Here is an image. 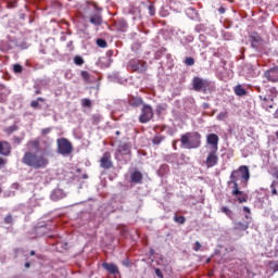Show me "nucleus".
Instances as JSON below:
<instances>
[{
    "mask_svg": "<svg viewBox=\"0 0 278 278\" xmlns=\"http://www.w3.org/2000/svg\"><path fill=\"white\" fill-rule=\"evenodd\" d=\"M35 94H40V90H36V91H35Z\"/></svg>",
    "mask_w": 278,
    "mask_h": 278,
    "instance_id": "obj_58",
    "label": "nucleus"
},
{
    "mask_svg": "<svg viewBox=\"0 0 278 278\" xmlns=\"http://www.w3.org/2000/svg\"><path fill=\"white\" fill-rule=\"evenodd\" d=\"M13 142H14L15 144H21V142H23V139H21V138H18V137H14V138H13Z\"/></svg>",
    "mask_w": 278,
    "mask_h": 278,
    "instance_id": "obj_47",
    "label": "nucleus"
},
{
    "mask_svg": "<svg viewBox=\"0 0 278 278\" xmlns=\"http://www.w3.org/2000/svg\"><path fill=\"white\" fill-rule=\"evenodd\" d=\"M222 212H223V214H226V216H228V218H230V219L233 218V212H231V210H229V207L223 206Z\"/></svg>",
    "mask_w": 278,
    "mask_h": 278,
    "instance_id": "obj_26",
    "label": "nucleus"
},
{
    "mask_svg": "<svg viewBox=\"0 0 278 278\" xmlns=\"http://www.w3.org/2000/svg\"><path fill=\"white\" fill-rule=\"evenodd\" d=\"M102 117L100 114H94L91 116V123L92 125H99V123H101Z\"/></svg>",
    "mask_w": 278,
    "mask_h": 278,
    "instance_id": "obj_25",
    "label": "nucleus"
},
{
    "mask_svg": "<svg viewBox=\"0 0 278 278\" xmlns=\"http://www.w3.org/2000/svg\"><path fill=\"white\" fill-rule=\"evenodd\" d=\"M12 153V146L8 141H0V155L4 157L10 156Z\"/></svg>",
    "mask_w": 278,
    "mask_h": 278,
    "instance_id": "obj_14",
    "label": "nucleus"
},
{
    "mask_svg": "<svg viewBox=\"0 0 278 278\" xmlns=\"http://www.w3.org/2000/svg\"><path fill=\"white\" fill-rule=\"evenodd\" d=\"M142 178H143L142 172H140V170H135L130 175V181L132 184H142Z\"/></svg>",
    "mask_w": 278,
    "mask_h": 278,
    "instance_id": "obj_18",
    "label": "nucleus"
},
{
    "mask_svg": "<svg viewBox=\"0 0 278 278\" xmlns=\"http://www.w3.org/2000/svg\"><path fill=\"white\" fill-rule=\"evenodd\" d=\"M185 64H186V66H194V58H192V56H187V58L185 59Z\"/></svg>",
    "mask_w": 278,
    "mask_h": 278,
    "instance_id": "obj_33",
    "label": "nucleus"
},
{
    "mask_svg": "<svg viewBox=\"0 0 278 278\" xmlns=\"http://www.w3.org/2000/svg\"><path fill=\"white\" fill-rule=\"evenodd\" d=\"M93 8L94 10H97V13L90 16L89 23H91V25H96L97 27H99V25L103 24V16L101 15L103 9L99 8L97 3L93 4Z\"/></svg>",
    "mask_w": 278,
    "mask_h": 278,
    "instance_id": "obj_9",
    "label": "nucleus"
},
{
    "mask_svg": "<svg viewBox=\"0 0 278 278\" xmlns=\"http://www.w3.org/2000/svg\"><path fill=\"white\" fill-rule=\"evenodd\" d=\"M29 151H40V139H33L26 143Z\"/></svg>",
    "mask_w": 278,
    "mask_h": 278,
    "instance_id": "obj_16",
    "label": "nucleus"
},
{
    "mask_svg": "<svg viewBox=\"0 0 278 278\" xmlns=\"http://www.w3.org/2000/svg\"><path fill=\"white\" fill-rule=\"evenodd\" d=\"M207 168H214L218 164V150H211L205 161Z\"/></svg>",
    "mask_w": 278,
    "mask_h": 278,
    "instance_id": "obj_10",
    "label": "nucleus"
},
{
    "mask_svg": "<svg viewBox=\"0 0 278 278\" xmlns=\"http://www.w3.org/2000/svg\"><path fill=\"white\" fill-rule=\"evenodd\" d=\"M275 257H278V251L275 253ZM268 267L273 273H278V261H269Z\"/></svg>",
    "mask_w": 278,
    "mask_h": 278,
    "instance_id": "obj_23",
    "label": "nucleus"
},
{
    "mask_svg": "<svg viewBox=\"0 0 278 278\" xmlns=\"http://www.w3.org/2000/svg\"><path fill=\"white\" fill-rule=\"evenodd\" d=\"M74 64H76V66H81L84 64V58L79 55L74 56Z\"/></svg>",
    "mask_w": 278,
    "mask_h": 278,
    "instance_id": "obj_32",
    "label": "nucleus"
},
{
    "mask_svg": "<svg viewBox=\"0 0 278 278\" xmlns=\"http://www.w3.org/2000/svg\"><path fill=\"white\" fill-rule=\"evenodd\" d=\"M235 229L237 231H247V229H249V222H236L235 223Z\"/></svg>",
    "mask_w": 278,
    "mask_h": 278,
    "instance_id": "obj_21",
    "label": "nucleus"
},
{
    "mask_svg": "<svg viewBox=\"0 0 278 278\" xmlns=\"http://www.w3.org/2000/svg\"><path fill=\"white\" fill-rule=\"evenodd\" d=\"M115 134H116L117 136H121V131H119V130H116Z\"/></svg>",
    "mask_w": 278,
    "mask_h": 278,
    "instance_id": "obj_57",
    "label": "nucleus"
},
{
    "mask_svg": "<svg viewBox=\"0 0 278 278\" xmlns=\"http://www.w3.org/2000/svg\"><path fill=\"white\" fill-rule=\"evenodd\" d=\"M114 159L116 162H124V164H127L131 160V143H121L115 150Z\"/></svg>",
    "mask_w": 278,
    "mask_h": 278,
    "instance_id": "obj_3",
    "label": "nucleus"
},
{
    "mask_svg": "<svg viewBox=\"0 0 278 278\" xmlns=\"http://www.w3.org/2000/svg\"><path fill=\"white\" fill-rule=\"evenodd\" d=\"M148 10H149L150 16H155V5L150 4V5L148 7Z\"/></svg>",
    "mask_w": 278,
    "mask_h": 278,
    "instance_id": "obj_41",
    "label": "nucleus"
},
{
    "mask_svg": "<svg viewBox=\"0 0 278 278\" xmlns=\"http://www.w3.org/2000/svg\"><path fill=\"white\" fill-rule=\"evenodd\" d=\"M83 108H92V101L88 98H84L81 100Z\"/></svg>",
    "mask_w": 278,
    "mask_h": 278,
    "instance_id": "obj_29",
    "label": "nucleus"
},
{
    "mask_svg": "<svg viewBox=\"0 0 278 278\" xmlns=\"http://www.w3.org/2000/svg\"><path fill=\"white\" fill-rule=\"evenodd\" d=\"M155 275H156V277H159V278H164V274L162 273V269H161V268H156V269H155Z\"/></svg>",
    "mask_w": 278,
    "mask_h": 278,
    "instance_id": "obj_44",
    "label": "nucleus"
},
{
    "mask_svg": "<svg viewBox=\"0 0 278 278\" xmlns=\"http://www.w3.org/2000/svg\"><path fill=\"white\" fill-rule=\"evenodd\" d=\"M13 73H23V65L16 63L13 65Z\"/></svg>",
    "mask_w": 278,
    "mask_h": 278,
    "instance_id": "obj_36",
    "label": "nucleus"
},
{
    "mask_svg": "<svg viewBox=\"0 0 278 278\" xmlns=\"http://www.w3.org/2000/svg\"><path fill=\"white\" fill-rule=\"evenodd\" d=\"M192 88L195 92H207L210 90V86H212V81L207 79H203L199 76H194L192 81Z\"/></svg>",
    "mask_w": 278,
    "mask_h": 278,
    "instance_id": "obj_6",
    "label": "nucleus"
},
{
    "mask_svg": "<svg viewBox=\"0 0 278 278\" xmlns=\"http://www.w3.org/2000/svg\"><path fill=\"white\" fill-rule=\"evenodd\" d=\"M102 268L108 271L109 275H118V266L114 263H103Z\"/></svg>",
    "mask_w": 278,
    "mask_h": 278,
    "instance_id": "obj_15",
    "label": "nucleus"
},
{
    "mask_svg": "<svg viewBox=\"0 0 278 278\" xmlns=\"http://www.w3.org/2000/svg\"><path fill=\"white\" fill-rule=\"evenodd\" d=\"M269 92H270V94H273V98H270V101L273 102V101H275V97H277V94H278L277 87H271L269 89Z\"/></svg>",
    "mask_w": 278,
    "mask_h": 278,
    "instance_id": "obj_38",
    "label": "nucleus"
},
{
    "mask_svg": "<svg viewBox=\"0 0 278 278\" xmlns=\"http://www.w3.org/2000/svg\"><path fill=\"white\" fill-rule=\"evenodd\" d=\"M243 212H245V214H251V208L243 206Z\"/></svg>",
    "mask_w": 278,
    "mask_h": 278,
    "instance_id": "obj_51",
    "label": "nucleus"
},
{
    "mask_svg": "<svg viewBox=\"0 0 278 278\" xmlns=\"http://www.w3.org/2000/svg\"><path fill=\"white\" fill-rule=\"evenodd\" d=\"M24 266H25V268H30L31 264L29 262H26Z\"/></svg>",
    "mask_w": 278,
    "mask_h": 278,
    "instance_id": "obj_54",
    "label": "nucleus"
},
{
    "mask_svg": "<svg viewBox=\"0 0 278 278\" xmlns=\"http://www.w3.org/2000/svg\"><path fill=\"white\" fill-rule=\"evenodd\" d=\"M218 12H219V14H225V12H227V10L224 7H220L218 9Z\"/></svg>",
    "mask_w": 278,
    "mask_h": 278,
    "instance_id": "obj_49",
    "label": "nucleus"
},
{
    "mask_svg": "<svg viewBox=\"0 0 278 278\" xmlns=\"http://www.w3.org/2000/svg\"><path fill=\"white\" fill-rule=\"evenodd\" d=\"M270 175H273L275 177V179H278V167L277 166H273L269 169Z\"/></svg>",
    "mask_w": 278,
    "mask_h": 278,
    "instance_id": "obj_39",
    "label": "nucleus"
},
{
    "mask_svg": "<svg viewBox=\"0 0 278 278\" xmlns=\"http://www.w3.org/2000/svg\"><path fill=\"white\" fill-rule=\"evenodd\" d=\"M235 94H237V97H245L247 89H244V87H242V85H237L235 87Z\"/></svg>",
    "mask_w": 278,
    "mask_h": 278,
    "instance_id": "obj_22",
    "label": "nucleus"
},
{
    "mask_svg": "<svg viewBox=\"0 0 278 278\" xmlns=\"http://www.w3.org/2000/svg\"><path fill=\"white\" fill-rule=\"evenodd\" d=\"M41 134H42V136H47V135L51 134V128H43L41 130Z\"/></svg>",
    "mask_w": 278,
    "mask_h": 278,
    "instance_id": "obj_45",
    "label": "nucleus"
},
{
    "mask_svg": "<svg viewBox=\"0 0 278 278\" xmlns=\"http://www.w3.org/2000/svg\"><path fill=\"white\" fill-rule=\"evenodd\" d=\"M231 184H232V191H231V194H232L233 197H238V194H242V191H240V188H239V186H238V180H232V179H230V180L228 181V186H231Z\"/></svg>",
    "mask_w": 278,
    "mask_h": 278,
    "instance_id": "obj_19",
    "label": "nucleus"
},
{
    "mask_svg": "<svg viewBox=\"0 0 278 278\" xmlns=\"http://www.w3.org/2000/svg\"><path fill=\"white\" fill-rule=\"evenodd\" d=\"M5 159L0 156V166H5Z\"/></svg>",
    "mask_w": 278,
    "mask_h": 278,
    "instance_id": "obj_50",
    "label": "nucleus"
},
{
    "mask_svg": "<svg viewBox=\"0 0 278 278\" xmlns=\"http://www.w3.org/2000/svg\"><path fill=\"white\" fill-rule=\"evenodd\" d=\"M128 105H130V108H140V105H144V101L142 98L131 97L128 100Z\"/></svg>",
    "mask_w": 278,
    "mask_h": 278,
    "instance_id": "obj_17",
    "label": "nucleus"
},
{
    "mask_svg": "<svg viewBox=\"0 0 278 278\" xmlns=\"http://www.w3.org/2000/svg\"><path fill=\"white\" fill-rule=\"evenodd\" d=\"M237 201L238 203H247V201H249V194L244 193V191H242V193H239L237 195Z\"/></svg>",
    "mask_w": 278,
    "mask_h": 278,
    "instance_id": "obj_24",
    "label": "nucleus"
},
{
    "mask_svg": "<svg viewBox=\"0 0 278 278\" xmlns=\"http://www.w3.org/2000/svg\"><path fill=\"white\" fill-rule=\"evenodd\" d=\"M1 192H3V188L0 187V194H1Z\"/></svg>",
    "mask_w": 278,
    "mask_h": 278,
    "instance_id": "obj_59",
    "label": "nucleus"
},
{
    "mask_svg": "<svg viewBox=\"0 0 278 278\" xmlns=\"http://www.w3.org/2000/svg\"><path fill=\"white\" fill-rule=\"evenodd\" d=\"M163 140H164V136H155L152 139V142H153V144H162Z\"/></svg>",
    "mask_w": 278,
    "mask_h": 278,
    "instance_id": "obj_34",
    "label": "nucleus"
},
{
    "mask_svg": "<svg viewBox=\"0 0 278 278\" xmlns=\"http://www.w3.org/2000/svg\"><path fill=\"white\" fill-rule=\"evenodd\" d=\"M80 77L85 80V81H89L90 80V73H88L87 71H83L80 73Z\"/></svg>",
    "mask_w": 278,
    "mask_h": 278,
    "instance_id": "obj_37",
    "label": "nucleus"
},
{
    "mask_svg": "<svg viewBox=\"0 0 278 278\" xmlns=\"http://www.w3.org/2000/svg\"><path fill=\"white\" fill-rule=\"evenodd\" d=\"M96 45L100 47V49H105L108 47V41L105 39H97Z\"/></svg>",
    "mask_w": 278,
    "mask_h": 278,
    "instance_id": "obj_28",
    "label": "nucleus"
},
{
    "mask_svg": "<svg viewBox=\"0 0 278 278\" xmlns=\"http://www.w3.org/2000/svg\"><path fill=\"white\" fill-rule=\"evenodd\" d=\"M39 101L41 103H45V98H38L37 100L31 101L30 106L34 109L39 108L40 106Z\"/></svg>",
    "mask_w": 278,
    "mask_h": 278,
    "instance_id": "obj_27",
    "label": "nucleus"
},
{
    "mask_svg": "<svg viewBox=\"0 0 278 278\" xmlns=\"http://www.w3.org/2000/svg\"><path fill=\"white\" fill-rule=\"evenodd\" d=\"M153 108L149 104H143L141 108V114L139 116V123L147 124L153 118Z\"/></svg>",
    "mask_w": 278,
    "mask_h": 278,
    "instance_id": "obj_7",
    "label": "nucleus"
},
{
    "mask_svg": "<svg viewBox=\"0 0 278 278\" xmlns=\"http://www.w3.org/2000/svg\"><path fill=\"white\" fill-rule=\"evenodd\" d=\"M18 129V126L16 125H13V126H10L5 129L7 134H14V131H16Z\"/></svg>",
    "mask_w": 278,
    "mask_h": 278,
    "instance_id": "obj_40",
    "label": "nucleus"
},
{
    "mask_svg": "<svg viewBox=\"0 0 278 278\" xmlns=\"http://www.w3.org/2000/svg\"><path fill=\"white\" fill-rule=\"evenodd\" d=\"M14 224V217L12 216V214H8L4 217V225H13Z\"/></svg>",
    "mask_w": 278,
    "mask_h": 278,
    "instance_id": "obj_30",
    "label": "nucleus"
},
{
    "mask_svg": "<svg viewBox=\"0 0 278 278\" xmlns=\"http://www.w3.org/2000/svg\"><path fill=\"white\" fill-rule=\"evenodd\" d=\"M228 116H229V113H227V112H220V113L216 116V118H217V121H225V118H228Z\"/></svg>",
    "mask_w": 278,
    "mask_h": 278,
    "instance_id": "obj_35",
    "label": "nucleus"
},
{
    "mask_svg": "<svg viewBox=\"0 0 278 278\" xmlns=\"http://www.w3.org/2000/svg\"><path fill=\"white\" fill-rule=\"evenodd\" d=\"M29 255H30L31 257H34V255H36V251L31 250L30 253H29Z\"/></svg>",
    "mask_w": 278,
    "mask_h": 278,
    "instance_id": "obj_55",
    "label": "nucleus"
},
{
    "mask_svg": "<svg viewBox=\"0 0 278 278\" xmlns=\"http://www.w3.org/2000/svg\"><path fill=\"white\" fill-rule=\"evenodd\" d=\"M56 151L59 155H63V157H68L71 153H73V143L67 138H59L56 140Z\"/></svg>",
    "mask_w": 278,
    "mask_h": 278,
    "instance_id": "obj_4",
    "label": "nucleus"
},
{
    "mask_svg": "<svg viewBox=\"0 0 278 278\" xmlns=\"http://www.w3.org/2000/svg\"><path fill=\"white\" fill-rule=\"evenodd\" d=\"M22 162L25 166H29V168H34L35 170H40V168H47V166H49V159L31 151L24 153Z\"/></svg>",
    "mask_w": 278,
    "mask_h": 278,
    "instance_id": "obj_1",
    "label": "nucleus"
},
{
    "mask_svg": "<svg viewBox=\"0 0 278 278\" xmlns=\"http://www.w3.org/2000/svg\"><path fill=\"white\" fill-rule=\"evenodd\" d=\"M174 222L175 223H178V225H184L185 223H186V217H184V216H174Z\"/></svg>",
    "mask_w": 278,
    "mask_h": 278,
    "instance_id": "obj_31",
    "label": "nucleus"
},
{
    "mask_svg": "<svg viewBox=\"0 0 278 278\" xmlns=\"http://www.w3.org/2000/svg\"><path fill=\"white\" fill-rule=\"evenodd\" d=\"M230 179L233 181H240V179H243V181H249L251 179V173L249 172V166L241 165L238 169H235L230 174Z\"/></svg>",
    "mask_w": 278,
    "mask_h": 278,
    "instance_id": "obj_5",
    "label": "nucleus"
},
{
    "mask_svg": "<svg viewBox=\"0 0 278 278\" xmlns=\"http://www.w3.org/2000/svg\"><path fill=\"white\" fill-rule=\"evenodd\" d=\"M182 149H199L201 147V134L198 131L186 132L180 136Z\"/></svg>",
    "mask_w": 278,
    "mask_h": 278,
    "instance_id": "obj_2",
    "label": "nucleus"
},
{
    "mask_svg": "<svg viewBox=\"0 0 278 278\" xmlns=\"http://www.w3.org/2000/svg\"><path fill=\"white\" fill-rule=\"evenodd\" d=\"M264 78L267 79V81H271L273 84H278V67L275 66L266 71L264 73Z\"/></svg>",
    "mask_w": 278,
    "mask_h": 278,
    "instance_id": "obj_13",
    "label": "nucleus"
},
{
    "mask_svg": "<svg viewBox=\"0 0 278 278\" xmlns=\"http://www.w3.org/2000/svg\"><path fill=\"white\" fill-rule=\"evenodd\" d=\"M173 148H174V151H177V140L173 141Z\"/></svg>",
    "mask_w": 278,
    "mask_h": 278,
    "instance_id": "obj_53",
    "label": "nucleus"
},
{
    "mask_svg": "<svg viewBox=\"0 0 278 278\" xmlns=\"http://www.w3.org/2000/svg\"><path fill=\"white\" fill-rule=\"evenodd\" d=\"M245 218H247V219H249V218H251V216H249V215H245Z\"/></svg>",
    "mask_w": 278,
    "mask_h": 278,
    "instance_id": "obj_60",
    "label": "nucleus"
},
{
    "mask_svg": "<svg viewBox=\"0 0 278 278\" xmlns=\"http://www.w3.org/2000/svg\"><path fill=\"white\" fill-rule=\"evenodd\" d=\"M83 179H88V174L83 175Z\"/></svg>",
    "mask_w": 278,
    "mask_h": 278,
    "instance_id": "obj_56",
    "label": "nucleus"
},
{
    "mask_svg": "<svg viewBox=\"0 0 278 278\" xmlns=\"http://www.w3.org/2000/svg\"><path fill=\"white\" fill-rule=\"evenodd\" d=\"M123 266H125L126 268H131V261H129V258H125L122 262Z\"/></svg>",
    "mask_w": 278,
    "mask_h": 278,
    "instance_id": "obj_42",
    "label": "nucleus"
},
{
    "mask_svg": "<svg viewBox=\"0 0 278 278\" xmlns=\"http://www.w3.org/2000/svg\"><path fill=\"white\" fill-rule=\"evenodd\" d=\"M201 242H199V241H197L195 243H194V247H193V251H195V252H199V251H201Z\"/></svg>",
    "mask_w": 278,
    "mask_h": 278,
    "instance_id": "obj_43",
    "label": "nucleus"
},
{
    "mask_svg": "<svg viewBox=\"0 0 278 278\" xmlns=\"http://www.w3.org/2000/svg\"><path fill=\"white\" fill-rule=\"evenodd\" d=\"M250 42H251L252 47H257V45H260V42H262V37H260V34H257V33H252L250 35Z\"/></svg>",
    "mask_w": 278,
    "mask_h": 278,
    "instance_id": "obj_20",
    "label": "nucleus"
},
{
    "mask_svg": "<svg viewBox=\"0 0 278 278\" xmlns=\"http://www.w3.org/2000/svg\"><path fill=\"white\" fill-rule=\"evenodd\" d=\"M273 108H274L273 104H265L266 112H270L273 110Z\"/></svg>",
    "mask_w": 278,
    "mask_h": 278,
    "instance_id": "obj_48",
    "label": "nucleus"
},
{
    "mask_svg": "<svg viewBox=\"0 0 278 278\" xmlns=\"http://www.w3.org/2000/svg\"><path fill=\"white\" fill-rule=\"evenodd\" d=\"M100 166L105 170H109V168H112V166H114V164L112 163V154L110 152L103 153L100 160Z\"/></svg>",
    "mask_w": 278,
    "mask_h": 278,
    "instance_id": "obj_12",
    "label": "nucleus"
},
{
    "mask_svg": "<svg viewBox=\"0 0 278 278\" xmlns=\"http://www.w3.org/2000/svg\"><path fill=\"white\" fill-rule=\"evenodd\" d=\"M220 138L218 135L212 132L206 136V144L210 146L211 151H218V142Z\"/></svg>",
    "mask_w": 278,
    "mask_h": 278,
    "instance_id": "obj_11",
    "label": "nucleus"
},
{
    "mask_svg": "<svg viewBox=\"0 0 278 278\" xmlns=\"http://www.w3.org/2000/svg\"><path fill=\"white\" fill-rule=\"evenodd\" d=\"M258 99L265 102L268 101V98H266V96H258Z\"/></svg>",
    "mask_w": 278,
    "mask_h": 278,
    "instance_id": "obj_52",
    "label": "nucleus"
},
{
    "mask_svg": "<svg viewBox=\"0 0 278 278\" xmlns=\"http://www.w3.org/2000/svg\"><path fill=\"white\" fill-rule=\"evenodd\" d=\"M128 66L134 73H144L147 71V62L137 59L130 60Z\"/></svg>",
    "mask_w": 278,
    "mask_h": 278,
    "instance_id": "obj_8",
    "label": "nucleus"
},
{
    "mask_svg": "<svg viewBox=\"0 0 278 278\" xmlns=\"http://www.w3.org/2000/svg\"><path fill=\"white\" fill-rule=\"evenodd\" d=\"M67 50L71 52L73 51L74 47H73V41H68L66 45Z\"/></svg>",
    "mask_w": 278,
    "mask_h": 278,
    "instance_id": "obj_46",
    "label": "nucleus"
}]
</instances>
